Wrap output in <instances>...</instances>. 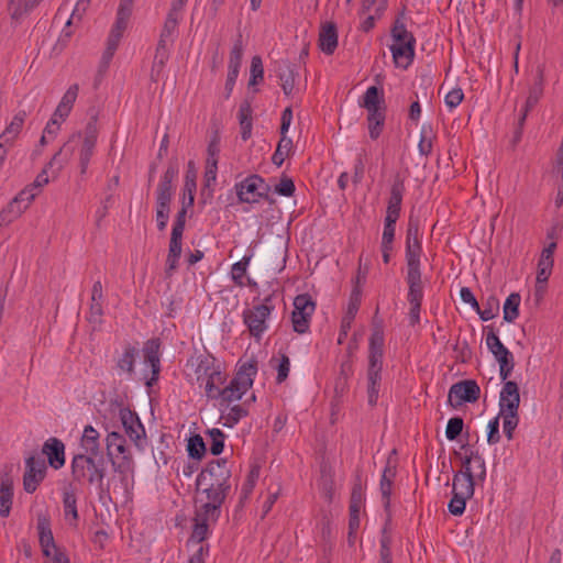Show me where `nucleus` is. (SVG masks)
Instances as JSON below:
<instances>
[{"label": "nucleus", "mask_w": 563, "mask_h": 563, "mask_svg": "<svg viewBox=\"0 0 563 563\" xmlns=\"http://www.w3.org/2000/svg\"><path fill=\"white\" fill-rule=\"evenodd\" d=\"M295 184L291 178L283 176L279 183L275 186V191L284 197H291L295 192Z\"/></svg>", "instance_id": "774afa93"}, {"label": "nucleus", "mask_w": 563, "mask_h": 563, "mask_svg": "<svg viewBox=\"0 0 563 563\" xmlns=\"http://www.w3.org/2000/svg\"><path fill=\"white\" fill-rule=\"evenodd\" d=\"M386 113H368V133L372 140H376L383 132Z\"/></svg>", "instance_id": "8fccbe9b"}, {"label": "nucleus", "mask_w": 563, "mask_h": 563, "mask_svg": "<svg viewBox=\"0 0 563 563\" xmlns=\"http://www.w3.org/2000/svg\"><path fill=\"white\" fill-rule=\"evenodd\" d=\"M231 470L227 459H218L208 463L197 477V486L231 487Z\"/></svg>", "instance_id": "20e7f679"}, {"label": "nucleus", "mask_w": 563, "mask_h": 563, "mask_svg": "<svg viewBox=\"0 0 563 563\" xmlns=\"http://www.w3.org/2000/svg\"><path fill=\"white\" fill-rule=\"evenodd\" d=\"M63 507L65 517H71L76 522L78 520V510H77V497L74 490L64 489L63 492Z\"/></svg>", "instance_id": "a18cd8bd"}, {"label": "nucleus", "mask_w": 563, "mask_h": 563, "mask_svg": "<svg viewBox=\"0 0 563 563\" xmlns=\"http://www.w3.org/2000/svg\"><path fill=\"white\" fill-rule=\"evenodd\" d=\"M179 173V166L176 159L168 163V167L162 176L156 191L157 192H173L174 194V181L176 180Z\"/></svg>", "instance_id": "f704fd0d"}, {"label": "nucleus", "mask_w": 563, "mask_h": 563, "mask_svg": "<svg viewBox=\"0 0 563 563\" xmlns=\"http://www.w3.org/2000/svg\"><path fill=\"white\" fill-rule=\"evenodd\" d=\"M107 455L109 456L114 472L126 476L134 470V461L125 445V439L119 432H110L107 435Z\"/></svg>", "instance_id": "f03ea898"}, {"label": "nucleus", "mask_w": 563, "mask_h": 563, "mask_svg": "<svg viewBox=\"0 0 563 563\" xmlns=\"http://www.w3.org/2000/svg\"><path fill=\"white\" fill-rule=\"evenodd\" d=\"M360 106L365 108L368 113H386V104L383 89L371 86L365 91Z\"/></svg>", "instance_id": "aec40b11"}, {"label": "nucleus", "mask_w": 563, "mask_h": 563, "mask_svg": "<svg viewBox=\"0 0 563 563\" xmlns=\"http://www.w3.org/2000/svg\"><path fill=\"white\" fill-rule=\"evenodd\" d=\"M364 496L361 484H355L350 498V512L360 514L363 505Z\"/></svg>", "instance_id": "69168bd1"}, {"label": "nucleus", "mask_w": 563, "mask_h": 563, "mask_svg": "<svg viewBox=\"0 0 563 563\" xmlns=\"http://www.w3.org/2000/svg\"><path fill=\"white\" fill-rule=\"evenodd\" d=\"M470 498H464L459 494H452V498L448 505L449 512L453 516H462L465 511L466 501Z\"/></svg>", "instance_id": "338daca9"}, {"label": "nucleus", "mask_w": 563, "mask_h": 563, "mask_svg": "<svg viewBox=\"0 0 563 563\" xmlns=\"http://www.w3.org/2000/svg\"><path fill=\"white\" fill-rule=\"evenodd\" d=\"M220 512L221 508L217 507V505L207 501L196 511L194 519L207 522H216L220 517Z\"/></svg>", "instance_id": "49530a36"}, {"label": "nucleus", "mask_w": 563, "mask_h": 563, "mask_svg": "<svg viewBox=\"0 0 563 563\" xmlns=\"http://www.w3.org/2000/svg\"><path fill=\"white\" fill-rule=\"evenodd\" d=\"M206 494L208 503L221 508L231 487L198 486Z\"/></svg>", "instance_id": "c03bdc74"}, {"label": "nucleus", "mask_w": 563, "mask_h": 563, "mask_svg": "<svg viewBox=\"0 0 563 563\" xmlns=\"http://www.w3.org/2000/svg\"><path fill=\"white\" fill-rule=\"evenodd\" d=\"M38 542L45 558H49L52 551L57 549L53 532L51 529V520L46 515L37 516Z\"/></svg>", "instance_id": "a211bd4d"}, {"label": "nucleus", "mask_w": 563, "mask_h": 563, "mask_svg": "<svg viewBox=\"0 0 563 563\" xmlns=\"http://www.w3.org/2000/svg\"><path fill=\"white\" fill-rule=\"evenodd\" d=\"M391 37L394 43H401L408 41L416 42L413 35L407 31L405 24L399 20H396L394 23V26L391 29Z\"/></svg>", "instance_id": "052dcab7"}, {"label": "nucleus", "mask_w": 563, "mask_h": 563, "mask_svg": "<svg viewBox=\"0 0 563 563\" xmlns=\"http://www.w3.org/2000/svg\"><path fill=\"white\" fill-rule=\"evenodd\" d=\"M236 195L241 202L255 203L267 197L269 186L258 175H251L235 185Z\"/></svg>", "instance_id": "1a4fd4ad"}, {"label": "nucleus", "mask_w": 563, "mask_h": 563, "mask_svg": "<svg viewBox=\"0 0 563 563\" xmlns=\"http://www.w3.org/2000/svg\"><path fill=\"white\" fill-rule=\"evenodd\" d=\"M245 393H246V390L241 389V387H239L230 382V384L228 386L222 388V391L219 397L220 405L221 406L225 405L227 407H229V405L232 401L240 400Z\"/></svg>", "instance_id": "de8ad7c7"}, {"label": "nucleus", "mask_w": 563, "mask_h": 563, "mask_svg": "<svg viewBox=\"0 0 563 563\" xmlns=\"http://www.w3.org/2000/svg\"><path fill=\"white\" fill-rule=\"evenodd\" d=\"M396 476V463L393 461L391 455L387 459L380 479V492L385 500V507L389 506V498L391 495L393 481Z\"/></svg>", "instance_id": "cd10ccee"}, {"label": "nucleus", "mask_w": 563, "mask_h": 563, "mask_svg": "<svg viewBox=\"0 0 563 563\" xmlns=\"http://www.w3.org/2000/svg\"><path fill=\"white\" fill-rule=\"evenodd\" d=\"M26 118L25 111H19L11 120L10 124L3 131L1 139L4 142L13 141L20 133Z\"/></svg>", "instance_id": "ea45409f"}, {"label": "nucleus", "mask_w": 563, "mask_h": 563, "mask_svg": "<svg viewBox=\"0 0 563 563\" xmlns=\"http://www.w3.org/2000/svg\"><path fill=\"white\" fill-rule=\"evenodd\" d=\"M384 334L382 330H374L369 338L368 360L383 361Z\"/></svg>", "instance_id": "4c0bfd02"}, {"label": "nucleus", "mask_w": 563, "mask_h": 563, "mask_svg": "<svg viewBox=\"0 0 563 563\" xmlns=\"http://www.w3.org/2000/svg\"><path fill=\"white\" fill-rule=\"evenodd\" d=\"M96 144L80 142L78 161L80 175H86L90 159L95 153Z\"/></svg>", "instance_id": "603ef678"}, {"label": "nucleus", "mask_w": 563, "mask_h": 563, "mask_svg": "<svg viewBox=\"0 0 563 563\" xmlns=\"http://www.w3.org/2000/svg\"><path fill=\"white\" fill-rule=\"evenodd\" d=\"M383 361L368 360L367 367V396L368 404L375 406L378 399V393L382 380Z\"/></svg>", "instance_id": "dca6fc26"}, {"label": "nucleus", "mask_w": 563, "mask_h": 563, "mask_svg": "<svg viewBox=\"0 0 563 563\" xmlns=\"http://www.w3.org/2000/svg\"><path fill=\"white\" fill-rule=\"evenodd\" d=\"M71 475L74 481H86L90 485H98L102 487L106 476L104 460L102 456L97 460V456L86 454H77L71 460Z\"/></svg>", "instance_id": "f257e3e1"}, {"label": "nucleus", "mask_w": 563, "mask_h": 563, "mask_svg": "<svg viewBox=\"0 0 563 563\" xmlns=\"http://www.w3.org/2000/svg\"><path fill=\"white\" fill-rule=\"evenodd\" d=\"M464 427V421L461 417H453L448 421L445 429V437L448 440L453 441L456 440L457 437L462 433Z\"/></svg>", "instance_id": "e2e57ef3"}, {"label": "nucleus", "mask_w": 563, "mask_h": 563, "mask_svg": "<svg viewBox=\"0 0 563 563\" xmlns=\"http://www.w3.org/2000/svg\"><path fill=\"white\" fill-rule=\"evenodd\" d=\"M543 87L544 67L542 65H539L536 69L533 84L529 88V93L525 103V106H527V110H532L533 107L539 102L540 98L543 95Z\"/></svg>", "instance_id": "393cba45"}, {"label": "nucleus", "mask_w": 563, "mask_h": 563, "mask_svg": "<svg viewBox=\"0 0 563 563\" xmlns=\"http://www.w3.org/2000/svg\"><path fill=\"white\" fill-rule=\"evenodd\" d=\"M73 155L74 148L70 147L69 144H64L59 151L54 154L52 159L45 165L43 170L36 176L35 180L30 186L40 194L42 187L49 181L47 175L48 169L52 170L54 177L57 176Z\"/></svg>", "instance_id": "6e6552de"}, {"label": "nucleus", "mask_w": 563, "mask_h": 563, "mask_svg": "<svg viewBox=\"0 0 563 563\" xmlns=\"http://www.w3.org/2000/svg\"><path fill=\"white\" fill-rule=\"evenodd\" d=\"M479 318L483 321H489L494 319L499 312V300L496 296L492 295L487 298L484 303V309L479 308V311H476Z\"/></svg>", "instance_id": "5fc2aeb1"}, {"label": "nucleus", "mask_w": 563, "mask_h": 563, "mask_svg": "<svg viewBox=\"0 0 563 563\" xmlns=\"http://www.w3.org/2000/svg\"><path fill=\"white\" fill-rule=\"evenodd\" d=\"M209 534V522L194 519L192 532L189 541L202 543Z\"/></svg>", "instance_id": "bf43d9fd"}, {"label": "nucleus", "mask_w": 563, "mask_h": 563, "mask_svg": "<svg viewBox=\"0 0 563 563\" xmlns=\"http://www.w3.org/2000/svg\"><path fill=\"white\" fill-rule=\"evenodd\" d=\"M188 455L196 460H201L206 454V444L199 434L191 435L187 444Z\"/></svg>", "instance_id": "864d4df0"}, {"label": "nucleus", "mask_w": 563, "mask_h": 563, "mask_svg": "<svg viewBox=\"0 0 563 563\" xmlns=\"http://www.w3.org/2000/svg\"><path fill=\"white\" fill-rule=\"evenodd\" d=\"M43 454L47 456L49 466L59 470L65 465V445L57 438L47 439L42 449Z\"/></svg>", "instance_id": "6ab92c4d"}, {"label": "nucleus", "mask_w": 563, "mask_h": 563, "mask_svg": "<svg viewBox=\"0 0 563 563\" xmlns=\"http://www.w3.org/2000/svg\"><path fill=\"white\" fill-rule=\"evenodd\" d=\"M252 106L249 100H243L240 104L238 118L241 126V137L246 141L252 134Z\"/></svg>", "instance_id": "7c9ffc66"}, {"label": "nucleus", "mask_w": 563, "mask_h": 563, "mask_svg": "<svg viewBox=\"0 0 563 563\" xmlns=\"http://www.w3.org/2000/svg\"><path fill=\"white\" fill-rule=\"evenodd\" d=\"M179 21L180 19L167 14L157 44H164L167 46H170L173 44L176 37Z\"/></svg>", "instance_id": "e433bc0d"}, {"label": "nucleus", "mask_w": 563, "mask_h": 563, "mask_svg": "<svg viewBox=\"0 0 563 563\" xmlns=\"http://www.w3.org/2000/svg\"><path fill=\"white\" fill-rule=\"evenodd\" d=\"M316 310V302L309 294H300L294 299L291 323L295 332L303 334L309 330L310 320Z\"/></svg>", "instance_id": "39448f33"}, {"label": "nucleus", "mask_w": 563, "mask_h": 563, "mask_svg": "<svg viewBox=\"0 0 563 563\" xmlns=\"http://www.w3.org/2000/svg\"><path fill=\"white\" fill-rule=\"evenodd\" d=\"M99 432L92 426H86L80 440L84 454L98 456L100 453Z\"/></svg>", "instance_id": "bb28decb"}, {"label": "nucleus", "mask_w": 563, "mask_h": 563, "mask_svg": "<svg viewBox=\"0 0 563 563\" xmlns=\"http://www.w3.org/2000/svg\"><path fill=\"white\" fill-rule=\"evenodd\" d=\"M264 78L263 62L260 56H253L251 62V78L250 85L254 86L260 84Z\"/></svg>", "instance_id": "0e129e2a"}, {"label": "nucleus", "mask_w": 563, "mask_h": 563, "mask_svg": "<svg viewBox=\"0 0 563 563\" xmlns=\"http://www.w3.org/2000/svg\"><path fill=\"white\" fill-rule=\"evenodd\" d=\"M168 58L169 46L164 44H157L151 69V78L153 81H157L159 79Z\"/></svg>", "instance_id": "72a5a7b5"}, {"label": "nucleus", "mask_w": 563, "mask_h": 563, "mask_svg": "<svg viewBox=\"0 0 563 563\" xmlns=\"http://www.w3.org/2000/svg\"><path fill=\"white\" fill-rule=\"evenodd\" d=\"M277 76L280 81L282 89L286 96H290L295 88V79L297 74L288 63H282L277 68Z\"/></svg>", "instance_id": "473e14b6"}, {"label": "nucleus", "mask_w": 563, "mask_h": 563, "mask_svg": "<svg viewBox=\"0 0 563 563\" xmlns=\"http://www.w3.org/2000/svg\"><path fill=\"white\" fill-rule=\"evenodd\" d=\"M481 396V388L474 379H464L450 387L448 401L453 408L464 402H475Z\"/></svg>", "instance_id": "9d476101"}, {"label": "nucleus", "mask_w": 563, "mask_h": 563, "mask_svg": "<svg viewBox=\"0 0 563 563\" xmlns=\"http://www.w3.org/2000/svg\"><path fill=\"white\" fill-rule=\"evenodd\" d=\"M292 148V140L289 137H280L277 147L272 156V162L280 167Z\"/></svg>", "instance_id": "3c124183"}, {"label": "nucleus", "mask_w": 563, "mask_h": 563, "mask_svg": "<svg viewBox=\"0 0 563 563\" xmlns=\"http://www.w3.org/2000/svg\"><path fill=\"white\" fill-rule=\"evenodd\" d=\"M360 303H361L360 290L355 289L352 292L346 314L342 319L341 328L343 329L344 333H347V330L350 329L351 323H352L353 319L355 318V314L358 310Z\"/></svg>", "instance_id": "79ce46f5"}, {"label": "nucleus", "mask_w": 563, "mask_h": 563, "mask_svg": "<svg viewBox=\"0 0 563 563\" xmlns=\"http://www.w3.org/2000/svg\"><path fill=\"white\" fill-rule=\"evenodd\" d=\"M415 44L416 42L411 41L393 43L390 51L397 67L407 69L408 66L412 63L415 57Z\"/></svg>", "instance_id": "5701e85b"}, {"label": "nucleus", "mask_w": 563, "mask_h": 563, "mask_svg": "<svg viewBox=\"0 0 563 563\" xmlns=\"http://www.w3.org/2000/svg\"><path fill=\"white\" fill-rule=\"evenodd\" d=\"M521 297L518 292H511L504 303V320L514 322L519 316Z\"/></svg>", "instance_id": "a19ab883"}, {"label": "nucleus", "mask_w": 563, "mask_h": 563, "mask_svg": "<svg viewBox=\"0 0 563 563\" xmlns=\"http://www.w3.org/2000/svg\"><path fill=\"white\" fill-rule=\"evenodd\" d=\"M472 460H475L478 462V467L481 470L479 474L477 475L478 479L484 481L486 477V466L484 459L476 452H472L471 455H466L463 459L462 462V470L459 471L456 474H462L465 476H474L471 468Z\"/></svg>", "instance_id": "58836bf2"}, {"label": "nucleus", "mask_w": 563, "mask_h": 563, "mask_svg": "<svg viewBox=\"0 0 563 563\" xmlns=\"http://www.w3.org/2000/svg\"><path fill=\"white\" fill-rule=\"evenodd\" d=\"M405 191V181L397 176L390 186V196L387 202L385 218L399 219Z\"/></svg>", "instance_id": "f3484780"}, {"label": "nucleus", "mask_w": 563, "mask_h": 563, "mask_svg": "<svg viewBox=\"0 0 563 563\" xmlns=\"http://www.w3.org/2000/svg\"><path fill=\"white\" fill-rule=\"evenodd\" d=\"M257 374V361L252 358L240 365L235 376L231 383L241 387V389L249 390L253 383L254 377Z\"/></svg>", "instance_id": "412c9836"}, {"label": "nucleus", "mask_w": 563, "mask_h": 563, "mask_svg": "<svg viewBox=\"0 0 563 563\" xmlns=\"http://www.w3.org/2000/svg\"><path fill=\"white\" fill-rule=\"evenodd\" d=\"M249 415L247 409H245L241 405H235L229 408V411L225 415H222V419L224 420L223 426L228 428H232L242 418Z\"/></svg>", "instance_id": "6e6d98bb"}, {"label": "nucleus", "mask_w": 563, "mask_h": 563, "mask_svg": "<svg viewBox=\"0 0 563 563\" xmlns=\"http://www.w3.org/2000/svg\"><path fill=\"white\" fill-rule=\"evenodd\" d=\"M208 435L211 439L210 452L212 455H220L224 449V433L217 428L208 430Z\"/></svg>", "instance_id": "13d9d810"}, {"label": "nucleus", "mask_w": 563, "mask_h": 563, "mask_svg": "<svg viewBox=\"0 0 563 563\" xmlns=\"http://www.w3.org/2000/svg\"><path fill=\"white\" fill-rule=\"evenodd\" d=\"M212 362L209 358L202 360L197 367V379L201 378V375L207 376L205 391L209 399H219L222 391V385L227 380V375L211 366Z\"/></svg>", "instance_id": "0eeeda50"}, {"label": "nucleus", "mask_w": 563, "mask_h": 563, "mask_svg": "<svg viewBox=\"0 0 563 563\" xmlns=\"http://www.w3.org/2000/svg\"><path fill=\"white\" fill-rule=\"evenodd\" d=\"M183 234L178 233L177 231H172L170 240H169V246H168V254L166 258V275L172 276L173 273L178 267V261L181 256L183 252Z\"/></svg>", "instance_id": "4be33fe9"}, {"label": "nucleus", "mask_w": 563, "mask_h": 563, "mask_svg": "<svg viewBox=\"0 0 563 563\" xmlns=\"http://www.w3.org/2000/svg\"><path fill=\"white\" fill-rule=\"evenodd\" d=\"M319 48L325 55H332L338 47V30L333 22H327L319 33Z\"/></svg>", "instance_id": "b1692460"}, {"label": "nucleus", "mask_w": 563, "mask_h": 563, "mask_svg": "<svg viewBox=\"0 0 563 563\" xmlns=\"http://www.w3.org/2000/svg\"><path fill=\"white\" fill-rule=\"evenodd\" d=\"M37 195V191H35L30 185L21 190L19 195L7 206V208L0 212V227L7 225L20 217Z\"/></svg>", "instance_id": "9b49d317"}, {"label": "nucleus", "mask_w": 563, "mask_h": 563, "mask_svg": "<svg viewBox=\"0 0 563 563\" xmlns=\"http://www.w3.org/2000/svg\"><path fill=\"white\" fill-rule=\"evenodd\" d=\"M271 365L277 371V384L284 383L287 379L290 371L289 357L285 353H282L278 358L273 357L271 360Z\"/></svg>", "instance_id": "37998d69"}, {"label": "nucleus", "mask_w": 563, "mask_h": 563, "mask_svg": "<svg viewBox=\"0 0 563 563\" xmlns=\"http://www.w3.org/2000/svg\"><path fill=\"white\" fill-rule=\"evenodd\" d=\"M119 417L126 435L134 442L136 448L143 449L146 442L145 429L137 413L123 407L119 410Z\"/></svg>", "instance_id": "ddd939ff"}, {"label": "nucleus", "mask_w": 563, "mask_h": 563, "mask_svg": "<svg viewBox=\"0 0 563 563\" xmlns=\"http://www.w3.org/2000/svg\"><path fill=\"white\" fill-rule=\"evenodd\" d=\"M243 56V44H242V35L240 34L235 40L233 47L230 52L229 66L230 70H235L240 73V67L242 63Z\"/></svg>", "instance_id": "4d7b16f0"}, {"label": "nucleus", "mask_w": 563, "mask_h": 563, "mask_svg": "<svg viewBox=\"0 0 563 563\" xmlns=\"http://www.w3.org/2000/svg\"><path fill=\"white\" fill-rule=\"evenodd\" d=\"M251 256H244L241 261L234 263L231 267V278L239 287H244V276L250 264Z\"/></svg>", "instance_id": "09e8293b"}, {"label": "nucleus", "mask_w": 563, "mask_h": 563, "mask_svg": "<svg viewBox=\"0 0 563 563\" xmlns=\"http://www.w3.org/2000/svg\"><path fill=\"white\" fill-rule=\"evenodd\" d=\"M474 476H465L462 474H454L452 481V494H459L464 498H472L475 492Z\"/></svg>", "instance_id": "c85d7f7f"}, {"label": "nucleus", "mask_w": 563, "mask_h": 563, "mask_svg": "<svg viewBox=\"0 0 563 563\" xmlns=\"http://www.w3.org/2000/svg\"><path fill=\"white\" fill-rule=\"evenodd\" d=\"M197 169L194 161H189L187 164V170L185 175L184 184V198L188 195V206H194L195 192L197 189Z\"/></svg>", "instance_id": "c9c22d12"}, {"label": "nucleus", "mask_w": 563, "mask_h": 563, "mask_svg": "<svg viewBox=\"0 0 563 563\" xmlns=\"http://www.w3.org/2000/svg\"><path fill=\"white\" fill-rule=\"evenodd\" d=\"M13 498V483L9 477L1 478L0 483V516L10 515Z\"/></svg>", "instance_id": "2f4dec72"}, {"label": "nucleus", "mask_w": 563, "mask_h": 563, "mask_svg": "<svg viewBox=\"0 0 563 563\" xmlns=\"http://www.w3.org/2000/svg\"><path fill=\"white\" fill-rule=\"evenodd\" d=\"M504 385L499 397V412H518L520 405L519 387L516 382L503 380Z\"/></svg>", "instance_id": "4468645a"}, {"label": "nucleus", "mask_w": 563, "mask_h": 563, "mask_svg": "<svg viewBox=\"0 0 563 563\" xmlns=\"http://www.w3.org/2000/svg\"><path fill=\"white\" fill-rule=\"evenodd\" d=\"M98 134H99V129L97 125V115L93 114L90 117L84 131L79 132L77 134H73L65 144H69V146L73 147L74 150H75V147H74L73 143H75L76 141H80L84 143L97 144Z\"/></svg>", "instance_id": "a878e982"}, {"label": "nucleus", "mask_w": 563, "mask_h": 563, "mask_svg": "<svg viewBox=\"0 0 563 563\" xmlns=\"http://www.w3.org/2000/svg\"><path fill=\"white\" fill-rule=\"evenodd\" d=\"M46 462L42 456H30L25 460L23 488L26 493H34L46 475Z\"/></svg>", "instance_id": "f8f14e48"}, {"label": "nucleus", "mask_w": 563, "mask_h": 563, "mask_svg": "<svg viewBox=\"0 0 563 563\" xmlns=\"http://www.w3.org/2000/svg\"><path fill=\"white\" fill-rule=\"evenodd\" d=\"M139 355V349L125 344L121 354L115 356V369L119 375H126L128 378H132L135 373V362Z\"/></svg>", "instance_id": "2eb2a0df"}, {"label": "nucleus", "mask_w": 563, "mask_h": 563, "mask_svg": "<svg viewBox=\"0 0 563 563\" xmlns=\"http://www.w3.org/2000/svg\"><path fill=\"white\" fill-rule=\"evenodd\" d=\"M486 330V345L490 353L494 355L499 364V376L501 380L508 379L515 367V360L512 353L501 343L495 329L487 325Z\"/></svg>", "instance_id": "7ed1b4c3"}, {"label": "nucleus", "mask_w": 563, "mask_h": 563, "mask_svg": "<svg viewBox=\"0 0 563 563\" xmlns=\"http://www.w3.org/2000/svg\"><path fill=\"white\" fill-rule=\"evenodd\" d=\"M271 298H265L263 303L254 306L243 312V321L246 324L252 336L260 339L266 331V320L271 316L274 307L268 305Z\"/></svg>", "instance_id": "423d86ee"}, {"label": "nucleus", "mask_w": 563, "mask_h": 563, "mask_svg": "<svg viewBox=\"0 0 563 563\" xmlns=\"http://www.w3.org/2000/svg\"><path fill=\"white\" fill-rule=\"evenodd\" d=\"M504 418V433L508 440H511L514 438V431L517 428L519 423V415L518 412H506L498 415Z\"/></svg>", "instance_id": "680f3d73"}, {"label": "nucleus", "mask_w": 563, "mask_h": 563, "mask_svg": "<svg viewBox=\"0 0 563 563\" xmlns=\"http://www.w3.org/2000/svg\"><path fill=\"white\" fill-rule=\"evenodd\" d=\"M159 341L158 340H150L146 342L144 346V357L147 363H150L152 367L153 377L147 385L151 386L153 380L157 379V375L159 372Z\"/></svg>", "instance_id": "c756f323"}]
</instances>
